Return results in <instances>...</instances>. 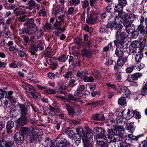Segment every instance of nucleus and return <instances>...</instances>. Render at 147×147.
I'll list each match as a JSON object with an SVG mask.
<instances>
[{"instance_id": "obj_28", "label": "nucleus", "mask_w": 147, "mask_h": 147, "mask_svg": "<svg viewBox=\"0 0 147 147\" xmlns=\"http://www.w3.org/2000/svg\"><path fill=\"white\" fill-rule=\"evenodd\" d=\"M126 33L124 32H121V29H118L116 31V37L117 39H119V37H124L125 36Z\"/></svg>"}, {"instance_id": "obj_13", "label": "nucleus", "mask_w": 147, "mask_h": 147, "mask_svg": "<svg viewBox=\"0 0 147 147\" xmlns=\"http://www.w3.org/2000/svg\"><path fill=\"white\" fill-rule=\"evenodd\" d=\"M120 93H123L124 96L127 97H129L131 94L129 90L126 87H123L121 88Z\"/></svg>"}, {"instance_id": "obj_12", "label": "nucleus", "mask_w": 147, "mask_h": 147, "mask_svg": "<svg viewBox=\"0 0 147 147\" xmlns=\"http://www.w3.org/2000/svg\"><path fill=\"white\" fill-rule=\"evenodd\" d=\"M28 135L29 136L30 140L31 142H32L34 140H36L38 137L37 132L34 131L33 129L30 130V134H29Z\"/></svg>"}, {"instance_id": "obj_59", "label": "nucleus", "mask_w": 147, "mask_h": 147, "mask_svg": "<svg viewBox=\"0 0 147 147\" xmlns=\"http://www.w3.org/2000/svg\"><path fill=\"white\" fill-rule=\"evenodd\" d=\"M63 147H69L70 143L68 140H67L64 139L63 141Z\"/></svg>"}, {"instance_id": "obj_34", "label": "nucleus", "mask_w": 147, "mask_h": 147, "mask_svg": "<svg viewBox=\"0 0 147 147\" xmlns=\"http://www.w3.org/2000/svg\"><path fill=\"white\" fill-rule=\"evenodd\" d=\"M127 51L129 54L134 55L136 52L137 49L131 46L129 47L127 49Z\"/></svg>"}, {"instance_id": "obj_63", "label": "nucleus", "mask_w": 147, "mask_h": 147, "mask_svg": "<svg viewBox=\"0 0 147 147\" xmlns=\"http://www.w3.org/2000/svg\"><path fill=\"white\" fill-rule=\"evenodd\" d=\"M111 14L110 13H107V12H105L104 13H102L101 15V18L102 19H105L106 18V17L109 18V15H111Z\"/></svg>"}, {"instance_id": "obj_9", "label": "nucleus", "mask_w": 147, "mask_h": 147, "mask_svg": "<svg viewBox=\"0 0 147 147\" xmlns=\"http://www.w3.org/2000/svg\"><path fill=\"white\" fill-rule=\"evenodd\" d=\"M98 21V17L94 13L91 14L86 19L87 22L89 24H94Z\"/></svg>"}, {"instance_id": "obj_42", "label": "nucleus", "mask_w": 147, "mask_h": 147, "mask_svg": "<svg viewBox=\"0 0 147 147\" xmlns=\"http://www.w3.org/2000/svg\"><path fill=\"white\" fill-rule=\"evenodd\" d=\"M137 63H136V69L138 70H140L144 67V64L141 62H137Z\"/></svg>"}, {"instance_id": "obj_32", "label": "nucleus", "mask_w": 147, "mask_h": 147, "mask_svg": "<svg viewBox=\"0 0 147 147\" xmlns=\"http://www.w3.org/2000/svg\"><path fill=\"white\" fill-rule=\"evenodd\" d=\"M115 122V120L112 118H110L107 119L106 121V122L107 123V125L109 126H114L113 123Z\"/></svg>"}, {"instance_id": "obj_45", "label": "nucleus", "mask_w": 147, "mask_h": 147, "mask_svg": "<svg viewBox=\"0 0 147 147\" xmlns=\"http://www.w3.org/2000/svg\"><path fill=\"white\" fill-rule=\"evenodd\" d=\"M28 19L27 16L24 15L22 16L19 17L18 18V20L20 22H24Z\"/></svg>"}, {"instance_id": "obj_11", "label": "nucleus", "mask_w": 147, "mask_h": 147, "mask_svg": "<svg viewBox=\"0 0 147 147\" xmlns=\"http://www.w3.org/2000/svg\"><path fill=\"white\" fill-rule=\"evenodd\" d=\"M142 76L141 73H136L130 75V77H128L127 80L129 82H132L133 81L137 80L138 78L141 77Z\"/></svg>"}, {"instance_id": "obj_35", "label": "nucleus", "mask_w": 147, "mask_h": 147, "mask_svg": "<svg viewBox=\"0 0 147 147\" xmlns=\"http://www.w3.org/2000/svg\"><path fill=\"white\" fill-rule=\"evenodd\" d=\"M140 94L145 96L147 94V86L144 85L140 91Z\"/></svg>"}, {"instance_id": "obj_60", "label": "nucleus", "mask_w": 147, "mask_h": 147, "mask_svg": "<svg viewBox=\"0 0 147 147\" xmlns=\"http://www.w3.org/2000/svg\"><path fill=\"white\" fill-rule=\"evenodd\" d=\"M131 37L133 38H136L138 35V31H134L131 32Z\"/></svg>"}, {"instance_id": "obj_46", "label": "nucleus", "mask_w": 147, "mask_h": 147, "mask_svg": "<svg viewBox=\"0 0 147 147\" xmlns=\"http://www.w3.org/2000/svg\"><path fill=\"white\" fill-rule=\"evenodd\" d=\"M45 145L48 147H49V146L51 145V144L53 143L51 139L48 138H45Z\"/></svg>"}, {"instance_id": "obj_19", "label": "nucleus", "mask_w": 147, "mask_h": 147, "mask_svg": "<svg viewBox=\"0 0 147 147\" xmlns=\"http://www.w3.org/2000/svg\"><path fill=\"white\" fill-rule=\"evenodd\" d=\"M82 140L84 143V145H90V142L92 140V139L89 138L88 137L86 136V135L82 137Z\"/></svg>"}, {"instance_id": "obj_10", "label": "nucleus", "mask_w": 147, "mask_h": 147, "mask_svg": "<svg viewBox=\"0 0 147 147\" xmlns=\"http://www.w3.org/2000/svg\"><path fill=\"white\" fill-rule=\"evenodd\" d=\"M123 25L125 28L126 30L127 33L130 32V30H133L135 29L134 25L130 22L127 21L126 20H124Z\"/></svg>"}, {"instance_id": "obj_40", "label": "nucleus", "mask_w": 147, "mask_h": 147, "mask_svg": "<svg viewBox=\"0 0 147 147\" xmlns=\"http://www.w3.org/2000/svg\"><path fill=\"white\" fill-rule=\"evenodd\" d=\"M67 58H68L67 56ZM67 59L66 58L65 55H63L57 58V59L60 62H64L66 61Z\"/></svg>"}, {"instance_id": "obj_30", "label": "nucleus", "mask_w": 147, "mask_h": 147, "mask_svg": "<svg viewBox=\"0 0 147 147\" xmlns=\"http://www.w3.org/2000/svg\"><path fill=\"white\" fill-rule=\"evenodd\" d=\"M81 54L83 56L89 57L91 55V51L89 50H84L81 51Z\"/></svg>"}, {"instance_id": "obj_23", "label": "nucleus", "mask_w": 147, "mask_h": 147, "mask_svg": "<svg viewBox=\"0 0 147 147\" xmlns=\"http://www.w3.org/2000/svg\"><path fill=\"white\" fill-rule=\"evenodd\" d=\"M138 50L139 51L137 53L135 57V60L137 62H140L143 56V53H142L141 51H140V48Z\"/></svg>"}, {"instance_id": "obj_64", "label": "nucleus", "mask_w": 147, "mask_h": 147, "mask_svg": "<svg viewBox=\"0 0 147 147\" xmlns=\"http://www.w3.org/2000/svg\"><path fill=\"white\" fill-rule=\"evenodd\" d=\"M61 23L57 22V21H56L54 24V27L57 30L61 27Z\"/></svg>"}, {"instance_id": "obj_1", "label": "nucleus", "mask_w": 147, "mask_h": 147, "mask_svg": "<svg viewBox=\"0 0 147 147\" xmlns=\"http://www.w3.org/2000/svg\"><path fill=\"white\" fill-rule=\"evenodd\" d=\"M107 131L108 138L111 142H116L121 140L123 135L120 128L116 127L113 129H108Z\"/></svg>"}, {"instance_id": "obj_43", "label": "nucleus", "mask_w": 147, "mask_h": 147, "mask_svg": "<svg viewBox=\"0 0 147 147\" xmlns=\"http://www.w3.org/2000/svg\"><path fill=\"white\" fill-rule=\"evenodd\" d=\"M145 27L142 24H140L138 26L137 30L140 32V34H142Z\"/></svg>"}, {"instance_id": "obj_57", "label": "nucleus", "mask_w": 147, "mask_h": 147, "mask_svg": "<svg viewBox=\"0 0 147 147\" xmlns=\"http://www.w3.org/2000/svg\"><path fill=\"white\" fill-rule=\"evenodd\" d=\"M36 36L37 37L36 40L39 38L43 34V32L41 30H36Z\"/></svg>"}, {"instance_id": "obj_33", "label": "nucleus", "mask_w": 147, "mask_h": 147, "mask_svg": "<svg viewBox=\"0 0 147 147\" xmlns=\"http://www.w3.org/2000/svg\"><path fill=\"white\" fill-rule=\"evenodd\" d=\"M112 45L111 42L109 43L107 46L104 47L103 49V52L107 53L109 51L110 49L112 48Z\"/></svg>"}, {"instance_id": "obj_38", "label": "nucleus", "mask_w": 147, "mask_h": 147, "mask_svg": "<svg viewBox=\"0 0 147 147\" xmlns=\"http://www.w3.org/2000/svg\"><path fill=\"white\" fill-rule=\"evenodd\" d=\"M10 115L12 117L16 116L18 115V113L15 108H13L11 109L9 112Z\"/></svg>"}, {"instance_id": "obj_39", "label": "nucleus", "mask_w": 147, "mask_h": 147, "mask_svg": "<svg viewBox=\"0 0 147 147\" xmlns=\"http://www.w3.org/2000/svg\"><path fill=\"white\" fill-rule=\"evenodd\" d=\"M76 131L78 134V136L81 137L85 135L82 128H78L76 129Z\"/></svg>"}, {"instance_id": "obj_58", "label": "nucleus", "mask_w": 147, "mask_h": 147, "mask_svg": "<svg viewBox=\"0 0 147 147\" xmlns=\"http://www.w3.org/2000/svg\"><path fill=\"white\" fill-rule=\"evenodd\" d=\"M15 18V17L13 16L9 18L7 20L6 24H12V22Z\"/></svg>"}, {"instance_id": "obj_14", "label": "nucleus", "mask_w": 147, "mask_h": 147, "mask_svg": "<svg viewBox=\"0 0 147 147\" xmlns=\"http://www.w3.org/2000/svg\"><path fill=\"white\" fill-rule=\"evenodd\" d=\"M123 49L119 46L117 47L115 50V54L118 57H121L123 56L124 54Z\"/></svg>"}, {"instance_id": "obj_47", "label": "nucleus", "mask_w": 147, "mask_h": 147, "mask_svg": "<svg viewBox=\"0 0 147 147\" xmlns=\"http://www.w3.org/2000/svg\"><path fill=\"white\" fill-rule=\"evenodd\" d=\"M84 88L85 86L84 85H82L80 86L77 88L76 90L77 93L78 94H80L84 90Z\"/></svg>"}, {"instance_id": "obj_36", "label": "nucleus", "mask_w": 147, "mask_h": 147, "mask_svg": "<svg viewBox=\"0 0 147 147\" xmlns=\"http://www.w3.org/2000/svg\"><path fill=\"white\" fill-rule=\"evenodd\" d=\"M118 104L121 105H124L126 103V100L124 97H121L118 100Z\"/></svg>"}, {"instance_id": "obj_55", "label": "nucleus", "mask_w": 147, "mask_h": 147, "mask_svg": "<svg viewBox=\"0 0 147 147\" xmlns=\"http://www.w3.org/2000/svg\"><path fill=\"white\" fill-rule=\"evenodd\" d=\"M69 63L71 62H72L71 64L73 65H74V64L75 63L77 59L76 58H74V57L71 56H69Z\"/></svg>"}, {"instance_id": "obj_5", "label": "nucleus", "mask_w": 147, "mask_h": 147, "mask_svg": "<svg viewBox=\"0 0 147 147\" xmlns=\"http://www.w3.org/2000/svg\"><path fill=\"white\" fill-rule=\"evenodd\" d=\"M37 27L36 24L31 25L27 28H25V33L29 35H33L36 33Z\"/></svg>"}, {"instance_id": "obj_37", "label": "nucleus", "mask_w": 147, "mask_h": 147, "mask_svg": "<svg viewBox=\"0 0 147 147\" xmlns=\"http://www.w3.org/2000/svg\"><path fill=\"white\" fill-rule=\"evenodd\" d=\"M83 80L85 82H92L94 81V79L92 76L88 77L86 75L83 77Z\"/></svg>"}, {"instance_id": "obj_15", "label": "nucleus", "mask_w": 147, "mask_h": 147, "mask_svg": "<svg viewBox=\"0 0 147 147\" xmlns=\"http://www.w3.org/2000/svg\"><path fill=\"white\" fill-rule=\"evenodd\" d=\"M0 142L3 144L5 147H13L14 142L12 141L7 142L4 140H2L0 141Z\"/></svg>"}, {"instance_id": "obj_62", "label": "nucleus", "mask_w": 147, "mask_h": 147, "mask_svg": "<svg viewBox=\"0 0 147 147\" xmlns=\"http://www.w3.org/2000/svg\"><path fill=\"white\" fill-rule=\"evenodd\" d=\"M119 144L120 145L119 147H130V145L126 142H119Z\"/></svg>"}, {"instance_id": "obj_31", "label": "nucleus", "mask_w": 147, "mask_h": 147, "mask_svg": "<svg viewBox=\"0 0 147 147\" xmlns=\"http://www.w3.org/2000/svg\"><path fill=\"white\" fill-rule=\"evenodd\" d=\"M144 136L143 134L135 136H134L132 134H129L128 135V137L130 139L133 140H138V138H140L141 137L143 136Z\"/></svg>"}, {"instance_id": "obj_41", "label": "nucleus", "mask_w": 147, "mask_h": 147, "mask_svg": "<svg viewBox=\"0 0 147 147\" xmlns=\"http://www.w3.org/2000/svg\"><path fill=\"white\" fill-rule=\"evenodd\" d=\"M7 94V91L2 89H0V100L2 97H6Z\"/></svg>"}, {"instance_id": "obj_26", "label": "nucleus", "mask_w": 147, "mask_h": 147, "mask_svg": "<svg viewBox=\"0 0 147 147\" xmlns=\"http://www.w3.org/2000/svg\"><path fill=\"white\" fill-rule=\"evenodd\" d=\"M124 17L125 20H126L127 21L129 22L133 20L135 18L134 15L132 14L124 13Z\"/></svg>"}, {"instance_id": "obj_49", "label": "nucleus", "mask_w": 147, "mask_h": 147, "mask_svg": "<svg viewBox=\"0 0 147 147\" xmlns=\"http://www.w3.org/2000/svg\"><path fill=\"white\" fill-rule=\"evenodd\" d=\"M97 147H105V143L102 141L97 140Z\"/></svg>"}, {"instance_id": "obj_21", "label": "nucleus", "mask_w": 147, "mask_h": 147, "mask_svg": "<svg viewBox=\"0 0 147 147\" xmlns=\"http://www.w3.org/2000/svg\"><path fill=\"white\" fill-rule=\"evenodd\" d=\"M127 57H125L122 58H119L117 61V64L119 66H122L127 61Z\"/></svg>"}, {"instance_id": "obj_18", "label": "nucleus", "mask_w": 147, "mask_h": 147, "mask_svg": "<svg viewBox=\"0 0 147 147\" xmlns=\"http://www.w3.org/2000/svg\"><path fill=\"white\" fill-rule=\"evenodd\" d=\"M85 128L86 130V136L88 137L90 139H92L93 136V131L88 126H85Z\"/></svg>"}, {"instance_id": "obj_2", "label": "nucleus", "mask_w": 147, "mask_h": 147, "mask_svg": "<svg viewBox=\"0 0 147 147\" xmlns=\"http://www.w3.org/2000/svg\"><path fill=\"white\" fill-rule=\"evenodd\" d=\"M93 131L95 134H97L96 136L97 138L102 139L106 138L105 134L106 132L103 128L96 127L93 129Z\"/></svg>"}, {"instance_id": "obj_3", "label": "nucleus", "mask_w": 147, "mask_h": 147, "mask_svg": "<svg viewBox=\"0 0 147 147\" xmlns=\"http://www.w3.org/2000/svg\"><path fill=\"white\" fill-rule=\"evenodd\" d=\"M20 110L21 117H28L29 116L28 111L29 106L28 105L20 104L19 105Z\"/></svg>"}, {"instance_id": "obj_52", "label": "nucleus", "mask_w": 147, "mask_h": 147, "mask_svg": "<svg viewBox=\"0 0 147 147\" xmlns=\"http://www.w3.org/2000/svg\"><path fill=\"white\" fill-rule=\"evenodd\" d=\"M133 115H135L136 119H139L141 118V116L139 112L137 111L136 110H134L133 111Z\"/></svg>"}, {"instance_id": "obj_17", "label": "nucleus", "mask_w": 147, "mask_h": 147, "mask_svg": "<svg viewBox=\"0 0 147 147\" xmlns=\"http://www.w3.org/2000/svg\"><path fill=\"white\" fill-rule=\"evenodd\" d=\"M54 143L55 147H63V141L59 137L55 139Z\"/></svg>"}, {"instance_id": "obj_6", "label": "nucleus", "mask_w": 147, "mask_h": 147, "mask_svg": "<svg viewBox=\"0 0 147 147\" xmlns=\"http://www.w3.org/2000/svg\"><path fill=\"white\" fill-rule=\"evenodd\" d=\"M125 40V39L124 38H122L120 40L117 39L114 40V42L116 46L120 45L122 47L121 48L125 49L127 48L128 44L127 42L124 41Z\"/></svg>"}, {"instance_id": "obj_7", "label": "nucleus", "mask_w": 147, "mask_h": 147, "mask_svg": "<svg viewBox=\"0 0 147 147\" xmlns=\"http://www.w3.org/2000/svg\"><path fill=\"white\" fill-rule=\"evenodd\" d=\"M24 138L23 134L20 132L16 133L14 135V141L18 144H20L22 143L23 142Z\"/></svg>"}, {"instance_id": "obj_50", "label": "nucleus", "mask_w": 147, "mask_h": 147, "mask_svg": "<svg viewBox=\"0 0 147 147\" xmlns=\"http://www.w3.org/2000/svg\"><path fill=\"white\" fill-rule=\"evenodd\" d=\"M45 92L47 94H56V91L55 90L53 89L50 88L48 89L45 90Z\"/></svg>"}, {"instance_id": "obj_20", "label": "nucleus", "mask_w": 147, "mask_h": 147, "mask_svg": "<svg viewBox=\"0 0 147 147\" xmlns=\"http://www.w3.org/2000/svg\"><path fill=\"white\" fill-rule=\"evenodd\" d=\"M14 126V123L13 121H12L10 120L8 121L6 125V129L7 132L8 133L9 132L11 131H10Z\"/></svg>"}, {"instance_id": "obj_48", "label": "nucleus", "mask_w": 147, "mask_h": 147, "mask_svg": "<svg viewBox=\"0 0 147 147\" xmlns=\"http://www.w3.org/2000/svg\"><path fill=\"white\" fill-rule=\"evenodd\" d=\"M55 61L54 58L53 57H48L47 59V61L48 64L50 65L53 64V63Z\"/></svg>"}, {"instance_id": "obj_27", "label": "nucleus", "mask_w": 147, "mask_h": 147, "mask_svg": "<svg viewBox=\"0 0 147 147\" xmlns=\"http://www.w3.org/2000/svg\"><path fill=\"white\" fill-rule=\"evenodd\" d=\"M131 46L133 48H142L141 47V42L138 41H134L132 42L131 44Z\"/></svg>"}, {"instance_id": "obj_44", "label": "nucleus", "mask_w": 147, "mask_h": 147, "mask_svg": "<svg viewBox=\"0 0 147 147\" xmlns=\"http://www.w3.org/2000/svg\"><path fill=\"white\" fill-rule=\"evenodd\" d=\"M123 6L118 3L117 5L115 6L114 9L116 11H123Z\"/></svg>"}, {"instance_id": "obj_51", "label": "nucleus", "mask_w": 147, "mask_h": 147, "mask_svg": "<svg viewBox=\"0 0 147 147\" xmlns=\"http://www.w3.org/2000/svg\"><path fill=\"white\" fill-rule=\"evenodd\" d=\"M82 7L85 9L87 8L89 5V3L88 1H84L82 2Z\"/></svg>"}, {"instance_id": "obj_16", "label": "nucleus", "mask_w": 147, "mask_h": 147, "mask_svg": "<svg viewBox=\"0 0 147 147\" xmlns=\"http://www.w3.org/2000/svg\"><path fill=\"white\" fill-rule=\"evenodd\" d=\"M27 117H21L19 118L17 121V123L18 125L20 126H23L25 125L27 122Z\"/></svg>"}, {"instance_id": "obj_56", "label": "nucleus", "mask_w": 147, "mask_h": 147, "mask_svg": "<svg viewBox=\"0 0 147 147\" xmlns=\"http://www.w3.org/2000/svg\"><path fill=\"white\" fill-rule=\"evenodd\" d=\"M52 25L50 24L47 22L46 24L44 26V29L45 31L50 29L51 28Z\"/></svg>"}, {"instance_id": "obj_22", "label": "nucleus", "mask_w": 147, "mask_h": 147, "mask_svg": "<svg viewBox=\"0 0 147 147\" xmlns=\"http://www.w3.org/2000/svg\"><path fill=\"white\" fill-rule=\"evenodd\" d=\"M28 5L30 7H34L37 9L40 8V6L36 3L34 0H30L28 2Z\"/></svg>"}, {"instance_id": "obj_4", "label": "nucleus", "mask_w": 147, "mask_h": 147, "mask_svg": "<svg viewBox=\"0 0 147 147\" xmlns=\"http://www.w3.org/2000/svg\"><path fill=\"white\" fill-rule=\"evenodd\" d=\"M22 87L25 89L27 92L30 93L32 97L36 99H38L37 95L35 94V90L31 86L26 84L22 86Z\"/></svg>"}, {"instance_id": "obj_25", "label": "nucleus", "mask_w": 147, "mask_h": 147, "mask_svg": "<svg viewBox=\"0 0 147 147\" xmlns=\"http://www.w3.org/2000/svg\"><path fill=\"white\" fill-rule=\"evenodd\" d=\"M133 125V123H131L127 124L126 125L127 129L131 133H133L134 131L135 127Z\"/></svg>"}, {"instance_id": "obj_24", "label": "nucleus", "mask_w": 147, "mask_h": 147, "mask_svg": "<svg viewBox=\"0 0 147 147\" xmlns=\"http://www.w3.org/2000/svg\"><path fill=\"white\" fill-rule=\"evenodd\" d=\"M88 74V72L87 70H85L82 72H81L80 71H78L77 72L76 76L78 77H80L83 80V77L85 76Z\"/></svg>"}, {"instance_id": "obj_8", "label": "nucleus", "mask_w": 147, "mask_h": 147, "mask_svg": "<svg viewBox=\"0 0 147 147\" xmlns=\"http://www.w3.org/2000/svg\"><path fill=\"white\" fill-rule=\"evenodd\" d=\"M107 26V28H110L111 30L121 29L123 27L122 25L116 24L114 22H109Z\"/></svg>"}, {"instance_id": "obj_54", "label": "nucleus", "mask_w": 147, "mask_h": 147, "mask_svg": "<svg viewBox=\"0 0 147 147\" xmlns=\"http://www.w3.org/2000/svg\"><path fill=\"white\" fill-rule=\"evenodd\" d=\"M107 26H102L100 29V32L101 33L105 32L107 30Z\"/></svg>"}, {"instance_id": "obj_29", "label": "nucleus", "mask_w": 147, "mask_h": 147, "mask_svg": "<svg viewBox=\"0 0 147 147\" xmlns=\"http://www.w3.org/2000/svg\"><path fill=\"white\" fill-rule=\"evenodd\" d=\"M65 133L70 138H71L75 134L74 131L68 128L66 130Z\"/></svg>"}, {"instance_id": "obj_61", "label": "nucleus", "mask_w": 147, "mask_h": 147, "mask_svg": "<svg viewBox=\"0 0 147 147\" xmlns=\"http://www.w3.org/2000/svg\"><path fill=\"white\" fill-rule=\"evenodd\" d=\"M134 68L133 65L127 67L125 69V71L127 73H131L132 72Z\"/></svg>"}, {"instance_id": "obj_53", "label": "nucleus", "mask_w": 147, "mask_h": 147, "mask_svg": "<svg viewBox=\"0 0 147 147\" xmlns=\"http://www.w3.org/2000/svg\"><path fill=\"white\" fill-rule=\"evenodd\" d=\"M11 32L8 30L4 32L3 36L6 38H8L11 36Z\"/></svg>"}]
</instances>
